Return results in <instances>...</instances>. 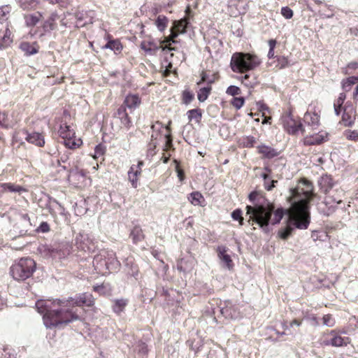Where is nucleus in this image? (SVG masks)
Instances as JSON below:
<instances>
[{"label": "nucleus", "instance_id": "nucleus-1", "mask_svg": "<svg viewBox=\"0 0 358 358\" xmlns=\"http://www.w3.org/2000/svg\"><path fill=\"white\" fill-rule=\"evenodd\" d=\"M314 196L312 182L305 178L299 180L296 186L290 189L289 201L291 207L288 211V222L285 228L278 231L282 239H287L294 227L299 229L308 228L310 221L309 202Z\"/></svg>", "mask_w": 358, "mask_h": 358}, {"label": "nucleus", "instance_id": "nucleus-2", "mask_svg": "<svg viewBox=\"0 0 358 358\" xmlns=\"http://www.w3.org/2000/svg\"><path fill=\"white\" fill-rule=\"evenodd\" d=\"M92 295L84 293L76 300H38L36 308L43 315L44 324L47 328L61 327L78 320L74 305L92 306L94 304Z\"/></svg>", "mask_w": 358, "mask_h": 358}, {"label": "nucleus", "instance_id": "nucleus-3", "mask_svg": "<svg viewBox=\"0 0 358 358\" xmlns=\"http://www.w3.org/2000/svg\"><path fill=\"white\" fill-rule=\"evenodd\" d=\"M248 198L252 205L246 206V215L249 217L248 222L250 225L256 224L264 232L267 233L269 231L270 224L273 225L278 224L283 217L284 209L282 208L275 209L273 203L266 200L258 192H251Z\"/></svg>", "mask_w": 358, "mask_h": 358}, {"label": "nucleus", "instance_id": "nucleus-4", "mask_svg": "<svg viewBox=\"0 0 358 358\" xmlns=\"http://www.w3.org/2000/svg\"><path fill=\"white\" fill-rule=\"evenodd\" d=\"M318 182L320 189L327 194L324 202L319 205L318 209L324 215L329 216L336 210V208L335 204L342 203L341 196L343 194V191L342 189H336V192L338 194L336 197H334V195L329 194V191L335 185L333 178L330 176H322Z\"/></svg>", "mask_w": 358, "mask_h": 358}, {"label": "nucleus", "instance_id": "nucleus-5", "mask_svg": "<svg viewBox=\"0 0 358 358\" xmlns=\"http://www.w3.org/2000/svg\"><path fill=\"white\" fill-rule=\"evenodd\" d=\"M260 64L261 60L257 55L242 52L234 53L230 62L232 71L241 73L255 69Z\"/></svg>", "mask_w": 358, "mask_h": 358}, {"label": "nucleus", "instance_id": "nucleus-6", "mask_svg": "<svg viewBox=\"0 0 358 358\" xmlns=\"http://www.w3.org/2000/svg\"><path fill=\"white\" fill-rule=\"evenodd\" d=\"M36 263L31 258H21L10 267V273L16 280L29 278L35 271Z\"/></svg>", "mask_w": 358, "mask_h": 358}, {"label": "nucleus", "instance_id": "nucleus-7", "mask_svg": "<svg viewBox=\"0 0 358 358\" xmlns=\"http://www.w3.org/2000/svg\"><path fill=\"white\" fill-rule=\"evenodd\" d=\"M330 338L324 341L326 345H332L334 347L345 346L350 342L348 337L341 336V335L335 330L329 333Z\"/></svg>", "mask_w": 358, "mask_h": 358}, {"label": "nucleus", "instance_id": "nucleus-8", "mask_svg": "<svg viewBox=\"0 0 358 358\" xmlns=\"http://www.w3.org/2000/svg\"><path fill=\"white\" fill-rule=\"evenodd\" d=\"M282 123L284 129L289 134H294L296 132H297L299 129H301L302 131H305L304 129H302V124L300 122H298L296 120H295L290 115H284L282 117Z\"/></svg>", "mask_w": 358, "mask_h": 358}, {"label": "nucleus", "instance_id": "nucleus-9", "mask_svg": "<svg viewBox=\"0 0 358 358\" xmlns=\"http://www.w3.org/2000/svg\"><path fill=\"white\" fill-rule=\"evenodd\" d=\"M78 248L84 251H93L95 248L93 238L88 234H80L76 238Z\"/></svg>", "mask_w": 358, "mask_h": 358}, {"label": "nucleus", "instance_id": "nucleus-10", "mask_svg": "<svg viewBox=\"0 0 358 358\" xmlns=\"http://www.w3.org/2000/svg\"><path fill=\"white\" fill-rule=\"evenodd\" d=\"M59 136L64 139V143L66 148L70 149L75 148L77 145L74 141L71 138L74 135V132L70 129L68 125H62L59 129Z\"/></svg>", "mask_w": 358, "mask_h": 358}, {"label": "nucleus", "instance_id": "nucleus-11", "mask_svg": "<svg viewBox=\"0 0 358 358\" xmlns=\"http://www.w3.org/2000/svg\"><path fill=\"white\" fill-rule=\"evenodd\" d=\"M93 266L98 273L106 275L109 273L104 252L96 255L93 260Z\"/></svg>", "mask_w": 358, "mask_h": 358}, {"label": "nucleus", "instance_id": "nucleus-12", "mask_svg": "<svg viewBox=\"0 0 358 358\" xmlns=\"http://www.w3.org/2000/svg\"><path fill=\"white\" fill-rule=\"evenodd\" d=\"M92 11H78L75 14L76 19V27H82L87 24H92L93 22Z\"/></svg>", "mask_w": 358, "mask_h": 358}, {"label": "nucleus", "instance_id": "nucleus-13", "mask_svg": "<svg viewBox=\"0 0 358 358\" xmlns=\"http://www.w3.org/2000/svg\"><path fill=\"white\" fill-rule=\"evenodd\" d=\"M104 255L108 264L109 273L116 271L120 266L115 253L113 250H104Z\"/></svg>", "mask_w": 358, "mask_h": 358}, {"label": "nucleus", "instance_id": "nucleus-14", "mask_svg": "<svg viewBox=\"0 0 358 358\" xmlns=\"http://www.w3.org/2000/svg\"><path fill=\"white\" fill-rule=\"evenodd\" d=\"M327 138V134L324 131H319L313 135L306 136L303 138V143L306 145H317L323 143Z\"/></svg>", "mask_w": 358, "mask_h": 358}, {"label": "nucleus", "instance_id": "nucleus-15", "mask_svg": "<svg viewBox=\"0 0 358 358\" xmlns=\"http://www.w3.org/2000/svg\"><path fill=\"white\" fill-rule=\"evenodd\" d=\"M143 165L142 161H139L137 165L133 164L128 171V178L133 187H137L138 176L141 174V166Z\"/></svg>", "mask_w": 358, "mask_h": 358}, {"label": "nucleus", "instance_id": "nucleus-16", "mask_svg": "<svg viewBox=\"0 0 358 358\" xmlns=\"http://www.w3.org/2000/svg\"><path fill=\"white\" fill-rule=\"evenodd\" d=\"M303 121L313 129H316L320 124V116L315 112L308 111L303 116Z\"/></svg>", "mask_w": 358, "mask_h": 358}, {"label": "nucleus", "instance_id": "nucleus-17", "mask_svg": "<svg viewBox=\"0 0 358 358\" xmlns=\"http://www.w3.org/2000/svg\"><path fill=\"white\" fill-rule=\"evenodd\" d=\"M114 117L120 119L121 123L124 127L129 128L131 127V120L126 111V107L124 105L120 106L115 113Z\"/></svg>", "mask_w": 358, "mask_h": 358}, {"label": "nucleus", "instance_id": "nucleus-18", "mask_svg": "<svg viewBox=\"0 0 358 358\" xmlns=\"http://www.w3.org/2000/svg\"><path fill=\"white\" fill-rule=\"evenodd\" d=\"M25 139L30 143L38 147H43L45 145V138L43 134L38 132H32L26 134Z\"/></svg>", "mask_w": 358, "mask_h": 358}, {"label": "nucleus", "instance_id": "nucleus-19", "mask_svg": "<svg viewBox=\"0 0 358 358\" xmlns=\"http://www.w3.org/2000/svg\"><path fill=\"white\" fill-rule=\"evenodd\" d=\"M70 152H66L63 155L60 156L59 159L56 160L55 162H52V166L54 167H60V169L58 170V172L61 171H69V166L66 164L69 165V159Z\"/></svg>", "mask_w": 358, "mask_h": 358}, {"label": "nucleus", "instance_id": "nucleus-20", "mask_svg": "<svg viewBox=\"0 0 358 358\" xmlns=\"http://www.w3.org/2000/svg\"><path fill=\"white\" fill-rule=\"evenodd\" d=\"M355 116V112L352 108L349 109L345 108L342 115L343 124L345 127H352L354 124Z\"/></svg>", "mask_w": 358, "mask_h": 358}, {"label": "nucleus", "instance_id": "nucleus-21", "mask_svg": "<svg viewBox=\"0 0 358 358\" xmlns=\"http://www.w3.org/2000/svg\"><path fill=\"white\" fill-rule=\"evenodd\" d=\"M141 104V99L137 94H129L125 97L123 105L130 110H134Z\"/></svg>", "mask_w": 358, "mask_h": 358}, {"label": "nucleus", "instance_id": "nucleus-22", "mask_svg": "<svg viewBox=\"0 0 358 358\" xmlns=\"http://www.w3.org/2000/svg\"><path fill=\"white\" fill-rule=\"evenodd\" d=\"M58 19V15L54 12L50 14L49 17L44 22L43 29L45 32H50L57 28L56 21Z\"/></svg>", "mask_w": 358, "mask_h": 358}, {"label": "nucleus", "instance_id": "nucleus-23", "mask_svg": "<svg viewBox=\"0 0 358 358\" xmlns=\"http://www.w3.org/2000/svg\"><path fill=\"white\" fill-rule=\"evenodd\" d=\"M171 35L170 38H165L164 41L160 43V48H162L163 51H170L174 50L173 48L171 47L173 43H176V41L173 40V38L176 37L178 34L173 31L172 29H170Z\"/></svg>", "mask_w": 358, "mask_h": 358}, {"label": "nucleus", "instance_id": "nucleus-24", "mask_svg": "<svg viewBox=\"0 0 358 358\" xmlns=\"http://www.w3.org/2000/svg\"><path fill=\"white\" fill-rule=\"evenodd\" d=\"M221 313L227 318L236 319L238 317V313L236 308L231 303L222 307L220 310Z\"/></svg>", "mask_w": 358, "mask_h": 358}, {"label": "nucleus", "instance_id": "nucleus-25", "mask_svg": "<svg viewBox=\"0 0 358 358\" xmlns=\"http://www.w3.org/2000/svg\"><path fill=\"white\" fill-rule=\"evenodd\" d=\"M0 187L2 188L3 192H17L19 194L26 192L23 187L10 182L1 183Z\"/></svg>", "mask_w": 358, "mask_h": 358}, {"label": "nucleus", "instance_id": "nucleus-26", "mask_svg": "<svg viewBox=\"0 0 358 358\" xmlns=\"http://www.w3.org/2000/svg\"><path fill=\"white\" fill-rule=\"evenodd\" d=\"M218 257L222 262L225 264L228 268H231L232 266V261L229 255L227 254V249L224 246H220L217 248Z\"/></svg>", "mask_w": 358, "mask_h": 358}, {"label": "nucleus", "instance_id": "nucleus-27", "mask_svg": "<svg viewBox=\"0 0 358 358\" xmlns=\"http://www.w3.org/2000/svg\"><path fill=\"white\" fill-rule=\"evenodd\" d=\"M41 17L42 14L39 12H37L34 14L24 15V18L25 20V24L27 27H34L40 21Z\"/></svg>", "mask_w": 358, "mask_h": 358}, {"label": "nucleus", "instance_id": "nucleus-28", "mask_svg": "<svg viewBox=\"0 0 358 358\" xmlns=\"http://www.w3.org/2000/svg\"><path fill=\"white\" fill-rule=\"evenodd\" d=\"M258 151L260 154H262L266 158H273L278 155V152L273 148L267 146V145H259L258 147Z\"/></svg>", "mask_w": 358, "mask_h": 358}, {"label": "nucleus", "instance_id": "nucleus-29", "mask_svg": "<svg viewBox=\"0 0 358 358\" xmlns=\"http://www.w3.org/2000/svg\"><path fill=\"white\" fill-rule=\"evenodd\" d=\"M40 3V0H21L20 6L23 10H35Z\"/></svg>", "mask_w": 358, "mask_h": 358}, {"label": "nucleus", "instance_id": "nucleus-30", "mask_svg": "<svg viewBox=\"0 0 358 358\" xmlns=\"http://www.w3.org/2000/svg\"><path fill=\"white\" fill-rule=\"evenodd\" d=\"M130 237L134 243L141 241L144 238L141 228L138 226H135L130 233Z\"/></svg>", "mask_w": 358, "mask_h": 358}, {"label": "nucleus", "instance_id": "nucleus-31", "mask_svg": "<svg viewBox=\"0 0 358 358\" xmlns=\"http://www.w3.org/2000/svg\"><path fill=\"white\" fill-rule=\"evenodd\" d=\"M104 49H110L113 50L115 54L120 52L122 49V45L120 42L117 40L109 41L104 46Z\"/></svg>", "mask_w": 358, "mask_h": 358}, {"label": "nucleus", "instance_id": "nucleus-32", "mask_svg": "<svg viewBox=\"0 0 358 358\" xmlns=\"http://www.w3.org/2000/svg\"><path fill=\"white\" fill-rule=\"evenodd\" d=\"M12 43L11 31L6 27L5 33L0 41V49L6 48Z\"/></svg>", "mask_w": 358, "mask_h": 358}, {"label": "nucleus", "instance_id": "nucleus-33", "mask_svg": "<svg viewBox=\"0 0 358 358\" xmlns=\"http://www.w3.org/2000/svg\"><path fill=\"white\" fill-rule=\"evenodd\" d=\"M346 99V95L345 93H341L338 97V99L335 101L334 103V111L335 113L338 115L342 109V105Z\"/></svg>", "mask_w": 358, "mask_h": 358}, {"label": "nucleus", "instance_id": "nucleus-34", "mask_svg": "<svg viewBox=\"0 0 358 358\" xmlns=\"http://www.w3.org/2000/svg\"><path fill=\"white\" fill-rule=\"evenodd\" d=\"M189 200L193 205L196 206L201 205L204 199L200 192H194L190 194Z\"/></svg>", "mask_w": 358, "mask_h": 358}, {"label": "nucleus", "instance_id": "nucleus-35", "mask_svg": "<svg viewBox=\"0 0 358 358\" xmlns=\"http://www.w3.org/2000/svg\"><path fill=\"white\" fill-rule=\"evenodd\" d=\"M358 82V76H350L346 80H343L342 87L345 91H349L351 87Z\"/></svg>", "mask_w": 358, "mask_h": 358}, {"label": "nucleus", "instance_id": "nucleus-36", "mask_svg": "<svg viewBox=\"0 0 358 358\" xmlns=\"http://www.w3.org/2000/svg\"><path fill=\"white\" fill-rule=\"evenodd\" d=\"M255 143V138L251 136H244L240 139V145L244 148H252Z\"/></svg>", "mask_w": 358, "mask_h": 358}, {"label": "nucleus", "instance_id": "nucleus-37", "mask_svg": "<svg viewBox=\"0 0 358 358\" xmlns=\"http://www.w3.org/2000/svg\"><path fill=\"white\" fill-rule=\"evenodd\" d=\"M157 147V141L156 139L154 138V135L152 134L151 136V141L148 144V149H147V157H152L155 155L156 151L155 148Z\"/></svg>", "mask_w": 358, "mask_h": 358}, {"label": "nucleus", "instance_id": "nucleus-38", "mask_svg": "<svg viewBox=\"0 0 358 358\" xmlns=\"http://www.w3.org/2000/svg\"><path fill=\"white\" fill-rule=\"evenodd\" d=\"M343 135L348 141L358 142V130L347 129L343 132Z\"/></svg>", "mask_w": 358, "mask_h": 358}, {"label": "nucleus", "instance_id": "nucleus-39", "mask_svg": "<svg viewBox=\"0 0 358 358\" xmlns=\"http://www.w3.org/2000/svg\"><path fill=\"white\" fill-rule=\"evenodd\" d=\"M187 115L189 121L194 120L199 122L201 117V113L199 109H192L187 112Z\"/></svg>", "mask_w": 358, "mask_h": 358}, {"label": "nucleus", "instance_id": "nucleus-40", "mask_svg": "<svg viewBox=\"0 0 358 358\" xmlns=\"http://www.w3.org/2000/svg\"><path fill=\"white\" fill-rule=\"evenodd\" d=\"M10 12V7L8 6H2L0 7V22L8 19V15Z\"/></svg>", "mask_w": 358, "mask_h": 358}, {"label": "nucleus", "instance_id": "nucleus-41", "mask_svg": "<svg viewBox=\"0 0 358 358\" xmlns=\"http://www.w3.org/2000/svg\"><path fill=\"white\" fill-rule=\"evenodd\" d=\"M210 87H203L198 92V99L200 101H204L208 96Z\"/></svg>", "mask_w": 358, "mask_h": 358}, {"label": "nucleus", "instance_id": "nucleus-42", "mask_svg": "<svg viewBox=\"0 0 358 358\" xmlns=\"http://www.w3.org/2000/svg\"><path fill=\"white\" fill-rule=\"evenodd\" d=\"M126 304V301L123 299L116 300L113 306V310L115 313H119L123 310Z\"/></svg>", "mask_w": 358, "mask_h": 358}, {"label": "nucleus", "instance_id": "nucleus-43", "mask_svg": "<svg viewBox=\"0 0 358 358\" xmlns=\"http://www.w3.org/2000/svg\"><path fill=\"white\" fill-rule=\"evenodd\" d=\"M187 24L188 22L187 19H182L177 22L175 27L178 32L184 33L185 32Z\"/></svg>", "mask_w": 358, "mask_h": 358}, {"label": "nucleus", "instance_id": "nucleus-44", "mask_svg": "<svg viewBox=\"0 0 358 358\" xmlns=\"http://www.w3.org/2000/svg\"><path fill=\"white\" fill-rule=\"evenodd\" d=\"M141 48L143 49L148 54L150 55H154L156 52V48L154 45H151L146 43H143L141 44Z\"/></svg>", "mask_w": 358, "mask_h": 358}, {"label": "nucleus", "instance_id": "nucleus-45", "mask_svg": "<svg viewBox=\"0 0 358 358\" xmlns=\"http://www.w3.org/2000/svg\"><path fill=\"white\" fill-rule=\"evenodd\" d=\"M21 49L26 52L28 55H34L37 52L35 48L31 46L28 43H23L20 45Z\"/></svg>", "mask_w": 358, "mask_h": 358}, {"label": "nucleus", "instance_id": "nucleus-46", "mask_svg": "<svg viewBox=\"0 0 358 358\" xmlns=\"http://www.w3.org/2000/svg\"><path fill=\"white\" fill-rule=\"evenodd\" d=\"M105 152H106L105 146L101 145V144H99L98 145H96L95 147L94 153L93 155V157L94 159H96V158H98L99 157H101V156L103 155Z\"/></svg>", "mask_w": 358, "mask_h": 358}, {"label": "nucleus", "instance_id": "nucleus-47", "mask_svg": "<svg viewBox=\"0 0 358 358\" xmlns=\"http://www.w3.org/2000/svg\"><path fill=\"white\" fill-rule=\"evenodd\" d=\"M231 217L234 220H238L239 222L240 225L243 224V217L242 216V210L240 209H236L234 210L231 213Z\"/></svg>", "mask_w": 358, "mask_h": 358}, {"label": "nucleus", "instance_id": "nucleus-48", "mask_svg": "<svg viewBox=\"0 0 358 358\" xmlns=\"http://www.w3.org/2000/svg\"><path fill=\"white\" fill-rule=\"evenodd\" d=\"M245 100L243 97H234L231 100L232 106L236 109H240L244 104Z\"/></svg>", "mask_w": 358, "mask_h": 358}, {"label": "nucleus", "instance_id": "nucleus-49", "mask_svg": "<svg viewBox=\"0 0 358 358\" xmlns=\"http://www.w3.org/2000/svg\"><path fill=\"white\" fill-rule=\"evenodd\" d=\"M41 251L43 252L45 256L51 257H54L55 256V254L57 252V250L56 249L49 246H43V248H41Z\"/></svg>", "mask_w": 358, "mask_h": 358}, {"label": "nucleus", "instance_id": "nucleus-50", "mask_svg": "<svg viewBox=\"0 0 358 358\" xmlns=\"http://www.w3.org/2000/svg\"><path fill=\"white\" fill-rule=\"evenodd\" d=\"M168 23V19L164 15H158V29L163 30Z\"/></svg>", "mask_w": 358, "mask_h": 358}, {"label": "nucleus", "instance_id": "nucleus-51", "mask_svg": "<svg viewBox=\"0 0 358 358\" xmlns=\"http://www.w3.org/2000/svg\"><path fill=\"white\" fill-rule=\"evenodd\" d=\"M226 93L231 96L238 95L241 94V90L236 86L231 85L227 89Z\"/></svg>", "mask_w": 358, "mask_h": 358}, {"label": "nucleus", "instance_id": "nucleus-52", "mask_svg": "<svg viewBox=\"0 0 358 358\" xmlns=\"http://www.w3.org/2000/svg\"><path fill=\"white\" fill-rule=\"evenodd\" d=\"M282 15L286 19H291L293 16V11L287 6L282 7L281 9Z\"/></svg>", "mask_w": 358, "mask_h": 358}, {"label": "nucleus", "instance_id": "nucleus-53", "mask_svg": "<svg viewBox=\"0 0 358 358\" xmlns=\"http://www.w3.org/2000/svg\"><path fill=\"white\" fill-rule=\"evenodd\" d=\"M335 324L334 320L331 315H325L323 317V324L327 327H333Z\"/></svg>", "mask_w": 358, "mask_h": 358}, {"label": "nucleus", "instance_id": "nucleus-54", "mask_svg": "<svg viewBox=\"0 0 358 358\" xmlns=\"http://www.w3.org/2000/svg\"><path fill=\"white\" fill-rule=\"evenodd\" d=\"M289 65V62L287 57H280L278 58V66L280 69H283Z\"/></svg>", "mask_w": 358, "mask_h": 358}, {"label": "nucleus", "instance_id": "nucleus-55", "mask_svg": "<svg viewBox=\"0 0 358 358\" xmlns=\"http://www.w3.org/2000/svg\"><path fill=\"white\" fill-rule=\"evenodd\" d=\"M51 4H57L60 7L65 8L69 4L70 0H48Z\"/></svg>", "mask_w": 358, "mask_h": 358}, {"label": "nucleus", "instance_id": "nucleus-56", "mask_svg": "<svg viewBox=\"0 0 358 358\" xmlns=\"http://www.w3.org/2000/svg\"><path fill=\"white\" fill-rule=\"evenodd\" d=\"M50 231V226L46 222H43L41 223L39 227L37 229V231L46 233Z\"/></svg>", "mask_w": 358, "mask_h": 358}, {"label": "nucleus", "instance_id": "nucleus-57", "mask_svg": "<svg viewBox=\"0 0 358 358\" xmlns=\"http://www.w3.org/2000/svg\"><path fill=\"white\" fill-rule=\"evenodd\" d=\"M6 119L7 115L5 113L0 112V126L5 127H8Z\"/></svg>", "mask_w": 358, "mask_h": 358}, {"label": "nucleus", "instance_id": "nucleus-58", "mask_svg": "<svg viewBox=\"0 0 358 358\" xmlns=\"http://www.w3.org/2000/svg\"><path fill=\"white\" fill-rule=\"evenodd\" d=\"M0 358H16L14 354L10 353L7 349L1 352Z\"/></svg>", "mask_w": 358, "mask_h": 358}, {"label": "nucleus", "instance_id": "nucleus-59", "mask_svg": "<svg viewBox=\"0 0 358 358\" xmlns=\"http://www.w3.org/2000/svg\"><path fill=\"white\" fill-rule=\"evenodd\" d=\"M164 141H165L166 150H169L172 146V139L171 138L169 134H166L164 136Z\"/></svg>", "mask_w": 358, "mask_h": 358}, {"label": "nucleus", "instance_id": "nucleus-60", "mask_svg": "<svg viewBox=\"0 0 358 358\" xmlns=\"http://www.w3.org/2000/svg\"><path fill=\"white\" fill-rule=\"evenodd\" d=\"M106 287L103 285H96L94 287V291L99 293V294H103L105 293Z\"/></svg>", "mask_w": 358, "mask_h": 358}, {"label": "nucleus", "instance_id": "nucleus-61", "mask_svg": "<svg viewBox=\"0 0 358 358\" xmlns=\"http://www.w3.org/2000/svg\"><path fill=\"white\" fill-rule=\"evenodd\" d=\"M250 78L249 74H245L244 76L241 77V82L246 86H250L252 83L250 82H248V78Z\"/></svg>", "mask_w": 358, "mask_h": 358}, {"label": "nucleus", "instance_id": "nucleus-62", "mask_svg": "<svg viewBox=\"0 0 358 358\" xmlns=\"http://www.w3.org/2000/svg\"><path fill=\"white\" fill-rule=\"evenodd\" d=\"M185 102L187 103L192 99L193 96L189 92H185L183 94Z\"/></svg>", "mask_w": 358, "mask_h": 358}, {"label": "nucleus", "instance_id": "nucleus-63", "mask_svg": "<svg viewBox=\"0 0 358 358\" xmlns=\"http://www.w3.org/2000/svg\"><path fill=\"white\" fill-rule=\"evenodd\" d=\"M348 68L355 70L358 68V63L356 62H350L348 64Z\"/></svg>", "mask_w": 358, "mask_h": 358}, {"label": "nucleus", "instance_id": "nucleus-64", "mask_svg": "<svg viewBox=\"0 0 358 358\" xmlns=\"http://www.w3.org/2000/svg\"><path fill=\"white\" fill-rule=\"evenodd\" d=\"M177 173L178 177L179 178L180 180L182 181L185 177L183 171L177 168Z\"/></svg>", "mask_w": 358, "mask_h": 358}]
</instances>
